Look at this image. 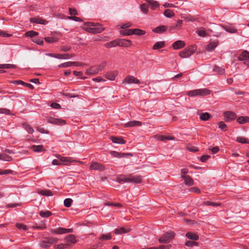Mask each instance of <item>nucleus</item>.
<instances>
[{"mask_svg":"<svg viewBox=\"0 0 249 249\" xmlns=\"http://www.w3.org/2000/svg\"><path fill=\"white\" fill-rule=\"evenodd\" d=\"M83 29L91 34H98L101 33L104 28L100 26L99 23L91 22H85Z\"/></svg>","mask_w":249,"mask_h":249,"instance_id":"nucleus-1","label":"nucleus"},{"mask_svg":"<svg viewBox=\"0 0 249 249\" xmlns=\"http://www.w3.org/2000/svg\"><path fill=\"white\" fill-rule=\"evenodd\" d=\"M210 91L207 89H200L188 91L187 95L194 97L195 96H204L209 94Z\"/></svg>","mask_w":249,"mask_h":249,"instance_id":"nucleus-2","label":"nucleus"},{"mask_svg":"<svg viewBox=\"0 0 249 249\" xmlns=\"http://www.w3.org/2000/svg\"><path fill=\"white\" fill-rule=\"evenodd\" d=\"M175 237V233L173 232H168L164 234L159 239L160 243H168L170 242Z\"/></svg>","mask_w":249,"mask_h":249,"instance_id":"nucleus-3","label":"nucleus"},{"mask_svg":"<svg viewBox=\"0 0 249 249\" xmlns=\"http://www.w3.org/2000/svg\"><path fill=\"white\" fill-rule=\"evenodd\" d=\"M196 51V47L191 46L180 52L179 55L182 58H187L192 55Z\"/></svg>","mask_w":249,"mask_h":249,"instance_id":"nucleus-4","label":"nucleus"},{"mask_svg":"<svg viewBox=\"0 0 249 249\" xmlns=\"http://www.w3.org/2000/svg\"><path fill=\"white\" fill-rule=\"evenodd\" d=\"M48 123L51 124L63 125L66 124V121L61 119L55 118L53 117H49L47 119Z\"/></svg>","mask_w":249,"mask_h":249,"instance_id":"nucleus-5","label":"nucleus"},{"mask_svg":"<svg viewBox=\"0 0 249 249\" xmlns=\"http://www.w3.org/2000/svg\"><path fill=\"white\" fill-rule=\"evenodd\" d=\"M133 83L140 84V81L139 80L136 79L134 76H130V75H129V76H127V77H126L123 80V84H133Z\"/></svg>","mask_w":249,"mask_h":249,"instance_id":"nucleus-6","label":"nucleus"},{"mask_svg":"<svg viewBox=\"0 0 249 249\" xmlns=\"http://www.w3.org/2000/svg\"><path fill=\"white\" fill-rule=\"evenodd\" d=\"M142 182V178L140 176H133L132 175L127 177V182L139 183Z\"/></svg>","mask_w":249,"mask_h":249,"instance_id":"nucleus-7","label":"nucleus"},{"mask_svg":"<svg viewBox=\"0 0 249 249\" xmlns=\"http://www.w3.org/2000/svg\"><path fill=\"white\" fill-rule=\"evenodd\" d=\"M72 229H65L63 228H59L56 229L51 230V232L56 234H64L72 232Z\"/></svg>","mask_w":249,"mask_h":249,"instance_id":"nucleus-8","label":"nucleus"},{"mask_svg":"<svg viewBox=\"0 0 249 249\" xmlns=\"http://www.w3.org/2000/svg\"><path fill=\"white\" fill-rule=\"evenodd\" d=\"M89 168L90 170H97L100 171H102L104 170L105 167L101 163L93 162L91 163Z\"/></svg>","mask_w":249,"mask_h":249,"instance_id":"nucleus-9","label":"nucleus"},{"mask_svg":"<svg viewBox=\"0 0 249 249\" xmlns=\"http://www.w3.org/2000/svg\"><path fill=\"white\" fill-rule=\"evenodd\" d=\"M224 117L226 122H230L235 118L236 115L232 112L227 111L224 113Z\"/></svg>","mask_w":249,"mask_h":249,"instance_id":"nucleus-10","label":"nucleus"},{"mask_svg":"<svg viewBox=\"0 0 249 249\" xmlns=\"http://www.w3.org/2000/svg\"><path fill=\"white\" fill-rule=\"evenodd\" d=\"M217 45V41H210L209 44L206 46L205 49L208 52H212L216 48Z\"/></svg>","mask_w":249,"mask_h":249,"instance_id":"nucleus-11","label":"nucleus"},{"mask_svg":"<svg viewBox=\"0 0 249 249\" xmlns=\"http://www.w3.org/2000/svg\"><path fill=\"white\" fill-rule=\"evenodd\" d=\"M118 46L123 47H129L131 45V41L130 40L121 39L118 40Z\"/></svg>","mask_w":249,"mask_h":249,"instance_id":"nucleus-12","label":"nucleus"},{"mask_svg":"<svg viewBox=\"0 0 249 249\" xmlns=\"http://www.w3.org/2000/svg\"><path fill=\"white\" fill-rule=\"evenodd\" d=\"M185 42L181 40L175 41L173 44V47L174 49L177 50L185 46Z\"/></svg>","mask_w":249,"mask_h":249,"instance_id":"nucleus-13","label":"nucleus"},{"mask_svg":"<svg viewBox=\"0 0 249 249\" xmlns=\"http://www.w3.org/2000/svg\"><path fill=\"white\" fill-rule=\"evenodd\" d=\"M100 71H101V68H95L94 67H91L87 70L86 73L88 75L95 74Z\"/></svg>","mask_w":249,"mask_h":249,"instance_id":"nucleus-14","label":"nucleus"},{"mask_svg":"<svg viewBox=\"0 0 249 249\" xmlns=\"http://www.w3.org/2000/svg\"><path fill=\"white\" fill-rule=\"evenodd\" d=\"M238 59L240 61L246 60L249 59V52L247 51H244L238 57Z\"/></svg>","mask_w":249,"mask_h":249,"instance_id":"nucleus-15","label":"nucleus"},{"mask_svg":"<svg viewBox=\"0 0 249 249\" xmlns=\"http://www.w3.org/2000/svg\"><path fill=\"white\" fill-rule=\"evenodd\" d=\"M130 231L129 228H125L124 227H121L119 229H116L114 231V233L116 234H123L129 232Z\"/></svg>","mask_w":249,"mask_h":249,"instance_id":"nucleus-16","label":"nucleus"},{"mask_svg":"<svg viewBox=\"0 0 249 249\" xmlns=\"http://www.w3.org/2000/svg\"><path fill=\"white\" fill-rule=\"evenodd\" d=\"M184 180V183L187 186H192L194 184V181L193 179V178L189 176L184 177V178H183Z\"/></svg>","mask_w":249,"mask_h":249,"instance_id":"nucleus-17","label":"nucleus"},{"mask_svg":"<svg viewBox=\"0 0 249 249\" xmlns=\"http://www.w3.org/2000/svg\"><path fill=\"white\" fill-rule=\"evenodd\" d=\"M142 123L138 121H133L128 122L125 124V127H133L135 126H141Z\"/></svg>","mask_w":249,"mask_h":249,"instance_id":"nucleus-18","label":"nucleus"},{"mask_svg":"<svg viewBox=\"0 0 249 249\" xmlns=\"http://www.w3.org/2000/svg\"><path fill=\"white\" fill-rule=\"evenodd\" d=\"M30 20H31V22H35V23L41 24H46L47 23V22L46 20H45L43 19H41L40 18H31Z\"/></svg>","mask_w":249,"mask_h":249,"instance_id":"nucleus-19","label":"nucleus"},{"mask_svg":"<svg viewBox=\"0 0 249 249\" xmlns=\"http://www.w3.org/2000/svg\"><path fill=\"white\" fill-rule=\"evenodd\" d=\"M237 121L239 124H243L249 122V117L240 116L237 119Z\"/></svg>","mask_w":249,"mask_h":249,"instance_id":"nucleus-20","label":"nucleus"},{"mask_svg":"<svg viewBox=\"0 0 249 249\" xmlns=\"http://www.w3.org/2000/svg\"><path fill=\"white\" fill-rule=\"evenodd\" d=\"M31 149L35 152H41L45 151V149L43 148V146L42 145H33L31 147Z\"/></svg>","mask_w":249,"mask_h":249,"instance_id":"nucleus-21","label":"nucleus"},{"mask_svg":"<svg viewBox=\"0 0 249 249\" xmlns=\"http://www.w3.org/2000/svg\"><path fill=\"white\" fill-rule=\"evenodd\" d=\"M166 29H167L166 26L162 25V26H158V27L155 28L153 30V31L155 33L160 34V33H163V32L165 31L166 30Z\"/></svg>","mask_w":249,"mask_h":249,"instance_id":"nucleus-22","label":"nucleus"},{"mask_svg":"<svg viewBox=\"0 0 249 249\" xmlns=\"http://www.w3.org/2000/svg\"><path fill=\"white\" fill-rule=\"evenodd\" d=\"M72 56L71 54H58L56 53V55H55L54 57L58 59H69L71 58Z\"/></svg>","mask_w":249,"mask_h":249,"instance_id":"nucleus-23","label":"nucleus"},{"mask_svg":"<svg viewBox=\"0 0 249 249\" xmlns=\"http://www.w3.org/2000/svg\"><path fill=\"white\" fill-rule=\"evenodd\" d=\"M65 240L66 242L71 243L72 244H74L76 242L75 237L73 234H70L67 236L65 238Z\"/></svg>","mask_w":249,"mask_h":249,"instance_id":"nucleus-24","label":"nucleus"},{"mask_svg":"<svg viewBox=\"0 0 249 249\" xmlns=\"http://www.w3.org/2000/svg\"><path fill=\"white\" fill-rule=\"evenodd\" d=\"M146 1L152 9H155L159 6V4L156 1L153 0H146Z\"/></svg>","mask_w":249,"mask_h":249,"instance_id":"nucleus-25","label":"nucleus"},{"mask_svg":"<svg viewBox=\"0 0 249 249\" xmlns=\"http://www.w3.org/2000/svg\"><path fill=\"white\" fill-rule=\"evenodd\" d=\"M111 139L114 143L124 144L125 142V141L124 140L121 139V138L112 137H111Z\"/></svg>","mask_w":249,"mask_h":249,"instance_id":"nucleus-26","label":"nucleus"},{"mask_svg":"<svg viewBox=\"0 0 249 249\" xmlns=\"http://www.w3.org/2000/svg\"><path fill=\"white\" fill-rule=\"evenodd\" d=\"M186 237L191 240H197L198 239V236L195 233L188 232L186 234Z\"/></svg>","mask_w":249,"mask_h":249,"instance_id":"nucleus-27","label":"nucleus"},{"mask_svg":"<svg viewBox=\"0 0 249 249\" xmlns=\"http://www.w3.org/2000/svg\"><path fill=\"white\" fill-rule=\"evenodd\" d=\"M165 42L164 41L157 42L153 46V49L154 50H158L163 48L164 46Z\"/></svg>","mask_w":249,"mask_h":249,"instance_id":"nucleus-28","label":"nucleus"},{"mask_svg":"<svg viewBox=\"0 0 249 249\" xmlns=\"http://www.w3.org/2000/svg\"><path fill=\"white\" fill-rule=\"evenodd\" d=\"M0 160H2L4 161H11L12 160V158L11 157L8 156L5 153H0Z\"/></svg>","mask_w":249,"mask_h":249,"instance_id":"nucleus-29","label":"nucleus"},{"mask_svg":"<svg viewBox=\"0 0 249 249\" xmlns=\"http://www.w3.org/2000/svg\"><path fill=\"white\" fill-rule=\"evenodd\" d=\"M77 64V62H67L61 64L58 66L59 68H66L73 66V64Z\"/></svg>","mask_w":249,"mask_h":249,"instance_id":"nucleus-30","label":"nucleus"},{"mask_svg":"<svg viewBox=\"0 0 249 249\" xmlns=\"http://www.w3.org/2000/svg\"><path fill=\"white\" fill-rule=\"evenodd\" d=\"M164 15L167 18H170L174 16L175 14L172 10L167 9L164 11Z\"/></svg>","mask_w":249,"mask_h":249,"instance_id":"nucleus-31","label":"nucleus"},{"mask_svg":"<svg viewBox=\"0 0 249 249\" xmlns=\"http://www.w3.org/2000/svg\"><path fill=\"white\" fill-rule=\"evenodd\" d=\"M118 45V40H113L110 42L107 43L105 44V46L107 48H112Z\"/></svg>","mask_w":249,"mask_h":249,"instance_id":"nucleus-32","label":"nucleus"},{"mask_svg":"<svg viewBox=\"0 0 249 249\" xmlns=\"http://www.w3.org/2000/svg\"><path fill=\"white\" fill-rule=\"evenodd\" d=\"M111 154L114 157H116V158L124 157V156H125V155H131V156H132V155L130 154H128H128L121 153H118V152H115V151L112 152H111Z\"/></svg>","mask_w":249,"mask_h":249,"instance_id":"nucleus-33","label":"nucleus"},{"mask_svg":"<svg viewBox=\"0 0 249 249\" xmlns=\"http://www.w3.org/2000/svg\"><path fill=\"white\" fill-rule=\"evenodd\" d=\"M223 28L228 32L230 33H234L237 32V30L234 27L229 26H223Z\"/></svg>","mask_w":249,"mask_h":249,"instance_id":"nucleus-34","label":"nucleus"},{"mask_svg":"<svg viewBox=\"0 0 249 249\" xmlns=\"http://www.w3.org/2000/svg\"><path fill=\"white\" fill-rule=\"evenodd\" d=\"M38 193L41 195L45 196H51L53 195L52 192L48 190H40Z\"/></svg>","mask_w":249,"mask_h":249,"instance_id":"nucleus-35","label":"nucleus"},{"mask_svg":"<svg viewBox=\"0 0 249 249\" xmlns=\"http://www.w3.org/2000/svg\"><path fill=\"white\" fill-rule=\"evenodd\" d=\"M236 141L238 142L242 143H249V140L248 139L243 137H237L236 138Z\"/></svg>","mask_w":249,"mask_h":249,"instance_id":"nucleus-36","label":"nucleus"},{"mask_svg":"<svg viewBox=\"0 0 249 249\" xmlns=\"http://www.w3.org/2000/svg\"><path fill=\"white\" fill-rule=\"evenodd\" d=\"M117 75V73L115 72H111L107 73L106 75V77L110 80H114L115 78V77Z\"/></svg>","mask_w":249,"mask_h":249,"instance_id":"nucleus-37","label":"nucleus"},{"mask_svg":"<svg viewBox=\"0 0 249 249\" xmlns=\"http://www.w3.org/2000/svg\"><path fill=\"white\" fill-rule=\"evenodd\" d=\"M74 160L70 157H64L61 158V161L62 162H65V164L68 165V163L73 162Z\"/></svg>","mask_w":249,"mask_h":249,"instance_id":"nucleus-38","label":"nucleus"},{"mask_svg":"<svg viewBox=\"0 0 249 249\" xmlns=\"http://www.w3.org/2000/svg\"><path fill=\"white\" fill-rule=\"evenodd\" d=\"M133 33L134 35L141 36L144 35L145 34V32L143 30L136 28L133 29Z\"/></svg>","mask_w":249,"mask_h":249,"instance_id":"nucleus-39","label":"nucleus"},{"mask_svg":"<svg viewBox=\"0 0 249 249\" xmlns=\"http://www.w3.org/2000/svg\"><path fill=\"white\" fill-rule=\"evenodd\" d=\"M117 181L120 183L127 182V177L125 176H120L117 177Z\"/></svg>","mask_w":249,"mask_h":249,"instance_id":"nucleus-40","label":"nucleus"},{"mask_svg":"<svg viewBox=\"0 0 249 249\" xmlns=\"http://www.w3.org/2000/svg\"><path fill=\"white\" fill-rule=\"evenodd\" d=\"M16 66L13 64H0V69H15Z\"/></svg>","mask_w":249,"mask_h":249,"instance_id":"nucleus-41","label":"nucleus"},{"mask_svg":"<svg viewBox=\"0 0 249 249\" xmlns=\"http://www.w3.org/2000/svg\"><path fill=\"white\" fill-rule=\"evenodd\" d=\"M210 117V115L207 112L203 113L200 114V118L202 121H207Z\"/></svg>","mask_w":249,"mask_h":249,"instance_id":"nucleus-42","label":"nucleus"},{"mask_svg":"<svg viewBox=\"0 0 249 249\" xmlns=\"http://www.w3.org/2000/svg\"><path fill=\"white\" fill-rule=\"evenodd\" d=\"M39 214L41 217H48L52 215V213L50 211H40Z\"/></svg>","mask_w":249,"mask_h":249,"instance_id":"nucleus-43","label":"nucleus"},{"mask_svg":"<svg viewBox=\"0 0 249 249\" xmlns=\"http://www.w3.org/2000/svg\"><path fill=\"white\" fill-rule=\"evenodd\" d=\"M213 70L214 71L217 72L219 74H222L224 72L225 70L224 69L221 68L219 67H218L217 66H215L213 67Z\"/></svg>","mask_w":249,"mask_h":249,"instance_id":"nucleus-44","label":"nucleus"},{"mask_svg":"<svg viewBox=\"0 0 249 249\" xmlns=\"http://www.w3.org/2000/svg\"><path fill=\"white\" fill-rule=\"evenodd\" d=\"M44 39L47 43H49L55 42L58 41V39L57 38L53 37H45Z\"/></svg>","mask_w":249,"mask_h":249,"instance_id":"nucleus-45","label":"nucleus"},{"mask_svg":"<svg viewBox=\"0 0 249 249\" xmlns=\"http://www.w3.org/2000/svg\"><path fill=\"white\" fill-rule=\"evenodd\" d=\"M24 128L30 134H32L34 132V130L33 128L29 124H23Z\"/></svg>","mask_w":249,"mask_h":249,"instance_id":"nucleus-46","label":"nucleus"},{"mask_svg":"<svg viewBox=\"0 0 249 249\" xmlns=\"http://www.w3.org/2000/svg\"><path fill=\"white\" fill-rule=\"evenodd\" d=\"M38 35V33L34 31H30L26 32L25 33V36H27L30 37H33L36 36H37Z\"/></svg>","mask_w":249,"mask_h":249,"instance_id":"nucleus-47","label":"nucleus"},{"mask_svg":"<svg viewBox=\"0 0 249 249\" xmlns=\"http://www.w3.org/2000/svg\"><path fill=\"white\" fill-rule=\"evenodd\" d=\"M121 33L124 36H129L133 35V29H128L123 31H121Z\"/></svg>","mask_w":249,"mask_h":249,"instance_id":"nucleus-48","label":"nucleus"},{"mask_svg":"<svg viewBox=\"0 0 249 249\" xmlns=\"http://www.w3.org/2000/svg\"><path fill=\"white\" fill-rule=\"evenodd\" d=\"M72 202V200L71 198H66L64 201V204L65 207H70Z\"/></svg>","mask_w":249,"mask_h":249,"instance_id":"nucleus-49","label":"nucleus"},{"mask_svg":"<svg viewBox=\"0 0 249 249\" xmlns=\"http://www.w3.org/2000/svg\"><path fill=\"white\" fill-rule=\"evenodd\" d=\"M218 124L219 127L220 129H221L222 130L225 131L227 130V126L226 124H225V123L221 121V122H219Z\"/></svg>","mask_w":249,"mask_h":249,"instance_id":"nucleus-50","label":"nucleus"},{"mask_svg":"<svg viewBox=\"0 0 249 249\" xmlns=\"http://www.w3.org/2000/svg\"><path fill=\"white\" fill-rule=\"evenodd\" d=\"M111 238V236L110 235V233L107 234H103L100 238V240H110Z\"/></svg>","mask_w":249,"mask_h":249,"instance_id":"nucleus-51","label":"nucleus"},{"mask_svg":"<svg viewBox=\"0 0 249 249\" xmlns=\"http://www.w3.org/2000/svg\"><path fill=\"white\" fill-rule=\"evenodd\" d=\"M197 34L202 37H205L207 36V33L203 29H200L197 31Z\"/></svg>","mask_w":249,"mask_h":249,"instance_id":"nucleus-52","label":"nucleus"},{"mask_svg":"<svg viewBox=\"0 0 249 249\" xmlns=\"http://www.w3.org/2000/svg\"><path fill=\"white\" fill-rule=\"evenodd\" d=\"M16 227L19 230H23V231H26L27 230V226L21 223H17Z\"/></svg>","mask_w":249,"mask_h":249,"instance_id":"nucleus-53","label":"nucleus"},{"mask_svg":"<svg viewBox=\"0 0 249 249\" xmlns=\"http://www.w3.org/2000/svg\"><path fill=\"white\" fill-rule=\"evenodd\" d=\"M0 113L4 114L6 115H9L11 114V112H10V110L7 109V108H0Z\"/></svg>","mask_w":249,"mask_h":249,"instance_id":"nucleus-54","label":"nucleus"},{"mask_svg":"<svg viewBox=\"0 0 249 249\" xmlns=\"http://www.w3.org/2000/svg\"><path fill=\"white\" fill-rule=\"evenodd\" d=\"M141 9L142 12L146 13L148 11V6L146 4L143 3L141 5Z\"/></svg>","mask_w":249,"mask_h":249,"instance_id":"nucleus-55","label":"nucleus"},{"mask_svg":"<svg viewBox=\"0 0 249 249\" xmlns=\"http://www.w3.org/2000/svg\"><path fill=\"white\" fill-rule=\"evenodd\" d=\"M68 246V244H60L55 245L54 246V248L55 249H66Z\"/></svg>","mask_w":249,"mask_h":249,"instance_id":"nucleus-56","label":"nucleus"},{"mask_svg":"<svg viewBox=\"0 0 249 249\" xmlns=\"http://www.w3.org/2000/svg\"><path fill=\"white\" fill-rule=\"evenodd\" d=\"M188 173V170L186 168H183L181 170V178H183L184 177L189 176L186 174Z\"/></svg>","mask_w":249,"mask_h":249,"instance_id":"nucleus-57","label":"nucleus"},{"mask_svg":"<svg viewBox=\"0 0 249 249\" xmlns=\"http://www.w3.org/2000/svg\"><path fill=\"white\" fill-rule=\"evenodd\" d=\"M185 245L188 247H193V246H197L198 244L195 241H187L185 243Z\"/></svg>","mask_w":249,"mask_h":249,"instance_id":"nucleus-58","label":"nucleus"},{"mask_svg":"<svg viewBox=\"0 0 249 249\" xmlns=\"http://www.w3.org/2000/svg\"><path fill=\"white\" fill-rule=\"evenodd\" d=\"M187 149L192 152H196L198 151V149L197 147L193 146H187Z\"/></svg>","mask_w":249,"mask_h":249,"instance_id":"nucleus-59","label":"nucleus"},{"mask_svg":"<svg viewBox=\"0 0 249 249\" xmlns=\"http://www.w3.org/2000/svg\"><path fill=\"white\" fill-rule=\"evenodd\" d=\"M189 191L193 193H196L197 194L200 193V190L196 187H192L189 189Z\"/></svg>","mask_w":249,"mask_h":249,"instance_id":"nucleus-60","label":"nucleus"},{"mask_svg":"<svg viewBox=\"0 0 249 249\" xmlns=\"http://www.w3.org/2000/svg\"><path fill=\"white\" fill-rule=\"evenodd\" d=\"M204 204L206 205L212 206H218L220 205V203H216L214 202H211L209 201H206L204 202Z\"/></svg>","mask_w":249,"mask_h":249,"instance_id":"nucleus-61","label":"nucleus"},{"mask_svg":"<svg viewBox=\"0 0 249 249\" xmlns=\"http://www.w3.org/2000/svg\"><path fill=\"white\" fill-rule=\"evenodd\" d=\"M12 173V171L11 170H0V175H7Z\"/></svg>","mask_w":249,"mask_h":249,"instance_id":"nucleus-62","label":"nucleus"},{"mask_svg":"<svg viewBox=\"0 0 249 249\" xmlns=\"http://www.w3.org/2000/svg\"><path fill=\"white\" fill-rule=\"evenodd\" d=\"M210 157V156L209 155L202 156L200 158V160L203 162H206Z\"/></svg>","mask_w":249,"mask_h":249,"instance_id":"nucleus-63","label":"nucleus"},{"mask_svg":"<svg viewBox=\"0 0 249 249\" xmlns=\"http://www.w3.org/2000/svg\"><path fill=\"white\" fill-rule=\"evenodd\" d=\"M48 243L47 241H43L40 244V246L42 248H47L49 246L47 244Z\"/></svg>","mask_w":249,"mask_h":249,"instance_id":"nucleus-64","label":"nucleus"}]
</instances>
